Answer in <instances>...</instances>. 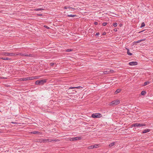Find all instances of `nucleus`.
I'll return each instance as SVG.
<instances>
[{
	"instance_id": "nucleus-1",
	"label": "nucleus",
	"mask_w": 153,
	"mask_h": 153,
	"mask_svg": "<svg viewBox=\"0 0 153 153\" xmlns=\"http://www.w3.org/2000/svg\"><path fill=\"white\" fill-rule=\"evenodd\" d=\"M47 79H44L41 80H37L35 82L36 85H42L46 82Z\"/></svg>"
},
{
	"instance_id": "nucleus-2",
	"label": "nucleus",
	"mask_w": 153,
	"mask_h": 153,
	"mask_svg": "<svg viewBox=\"0 0 153 153\" xmlns=\"http://www.w3.org/2000/svg\"><path fill=\"white\" fill-rule=\"evenodd\" d=\"M146 125L144 123H135L133 124L131 126L132 127H142L143 126H145Z\"/></svg>"
},
{
	"instance_id": "nucleus-3",
	"label": "nucleus",
	"mask_w": 153,
	"mask_h": 153,
	"mask_svg": "<svg viewBox=\"0 0 153 153\" xmlns=\"http://www.w3.org/2000/svg\"><path fill=\"white\" fill-rule=\"evenodd\" d=\"M1 54L3 56H16V54L10 53L8 52H2L1 53Z\"/></svg>"
},
{
	"instance_id": "nucleus-4",
	"label": "nucleus",
	"mask_w": 153,
	"mask_h": 153,
	"mask_svg": "<svg viewBox=\"0 0 153 153\" xmlns=\"http://www.w3.org/2000/svg\"><path fill=\"white\" fill-rule=\"evenodd\" d=\"M120 101L119 100H116L113 101H111L109 103L110 105H117L120 103Z\"/></svg>"
},
{
	"instance_id": "nucleus-5",
	"label": "nucleus",
	"mask_w": 153,
	"mask_h": 153,
	"mask_svg": "<svg viewBox=\"0 0 153 153\" xmlns=\"http://www.w3.org/2000/svg\"><path fill=\"white\" fill-rule=\"evenodd\" d=\"M102 116V115L100 113L93 114L91 115V117L94 118H99L101 117Z\"/></svg>"
},
{
	"instance_id": "nucleus-6",
	"label": "nucleus",
	"mask_w": 153,
	"mask_h": 153,
	"mask_svg": "<svg viewBox=\"0 0 153 153\" xmlns=\"http://www.w3.org/2000/svg\"><path fill=\"white\" fill-rule=\"evenodd\" d=\"M82 139L81 137H74L71 138L70 139V140L71 141H74L75 140H81Z\"/></svg>"
},
{
	"instance_id": "nucleus-7",
	"label": "nucleus",
	"mask_w": 153,
	"mask_h": 153,
	"mask_svg": "<svg viewBox=\"0 0 153 153\" xmlns=\"http://www.w3.org/2000/svg\"><path fill=\"white\" fill-rule=\"evenodd\" d=\"M40 142L46 143L51 142V140L49 139H41L39 140Z\"/></svg>"
},
{
	"instance_id": "nucleus-8",
	"label": "nucleus",
	"mask_w": 153,
	"mask_h": 153,
	"mask_svg": "<svg viewBox=\"0 0 153 153\" xmlns=\"http://www.w3.org/2000/svg\"><path fill=\"white\" fill-rule=\"evenodd\" d=\"M130 65H137V62H130L129 63Z\"/></svg>"
},
{
	"instance_id": "nucleus-9",
	"label": "nucleus",
	"mask_w": 153,
	"mask_h": 153,
	"mask_svg": "<svg viewBox=\"0 0 153 153\" xmlns=\"http://www.w3.org/2000/svg\"><path fill=\"white\" fill-rule=\"evenodd\" d=\"M150 131V129H145L142 132V133L144 134L147 132H148Z\"/></svg>"
},
{
	"instance_id": "nucleus-10",
	"label": "nucleus",
	"mask_w": 153,
	"mask_h": 153,
	"mask_svg": "<svg viewBox=\"0 0 153 153\" xmlns=\"http://www.w3.org/2000/svg\"><path fill=\"white\" fill-rule=\"evenodd\" d=\"M82 87L79 86L78 87H70L69 88V89H74V88H82Z\"/></svg>"
},
{
	"instance_id": "nucleus-11",
	"label": "nucleus",
	"mask_w": 153,
	"mask_h": 153,
	"mask_svg": "<svg viewBox=\"0 0 153 153\" xmlns=\"http://www.w3.org/2000/svg\"><path fill=\"white\" fill-rule=\"evenodd\" d=\"M126 49L127 50V54L128 55L131 56L132 54V53H131L129 52V49L128 48H126Z\"/></svg>"
},
{
	"instance_id": "nucleus-12",
	"label": "nucleus",
	"mask_w": 153,
	"mask_h": 153,
	"mask_svg": "<svg viewBox=\"0 0 153 153\" xmlns=\"http://www.w3.org/2000/svg\"><path fill=\"white\" fill-rule=\"evenodd\" d=\"M64 8L65 9H67L68 8L72 9L74 10H75V8H72V7H70V6H68H68H65V7H64Z\"/></svg>"
},
{
	"instance_id": "nucleus-13",
	"label": "nucleus",
	"mask_w": 153,
	"mask_h": 153,
	"mask_svg": "<svg viewBox=\"0 0 153 153\" xmlns=\"http://www.w3.org/2000/svg\"><path fill=\"white\" fill-rule=\"evenodd\" d=\"M44 9L42 8H36L34 9V10L36 11H41L44 10Z\"/></svg>"
},
{
	"instance_id": "nucleus-14",
	"label": "nucleus",
	"mask_w": 153,
	"mask_h": 153,
	"mask_svg": "<svg viewBox=\"0 0 153 153\" xmlns=\"http://www.w3.org/2000/svg\"><path fill=\"white\" fill-rule=\"evenodd\" d=\"M121 91V89H118L116 90L115 92V94H116L119 93Z\"/></svg>"
},
{
	"instance_id": "nucleus-15",
	"label": "nucleus",
	"mask_w": 153,
	"mask_h": 153,
	"mask_svg": "<svg viewBox=\"0 0 153 153\" xmlns=\"http://www.w3.org/2000/svg\"><path fill=\"white\" fill-rule=\"evenodd\" d=\"M67 16L68 17H75L76 16V15H72V14H71V15H68Z\"/></svg>"
},
{
	"instance_id": "nucleus-16",
	"label": "nucleus",
	"mask_w": 153,
	"mask_h": 153,
	"mask_svg": "<svg viewBox=\"0 0 153 153\" xmlns=\"http://www.w3.org/2000/svg\"><path fill=\"white\" fill-rule=\"evenodd\" d=\"M0 59H2L3 60H11V59L8 58H7V57L6 58H3L2 57V58H0Z\"/></svg>"
},
{
	"instance_id": "nucleus-17",
	"label": "nucleus",
	"mask_w": 153,
	"mask_h": 153,
	"mask_svg": "<svg viewBox=\"0 0 153 153\" xmlns=\"http://www.w3.org/2000/svg\"><path fill=\"white\" fill-rule=\"evenodd\" d=\"M145 40H146L145 39H140V40H139L137 41H136L135 42H136L137 43H139L141 42L145 41Z\"/></svg>"
},
{
	"instance_id": "nucleus-18",
	"label": "nucleus",
	"mask_w": 153,
	"mask_h": 153,
	"mask_svg": "<svg viewBox=\"0 0 153 153\" xmlns=\"http://www.w3.org/2000/svg\"><path fill=\"white\" fill-rule=\"evenodd\" d=\"M115 144V142H113L112 143H110L109 146L110 147H111V146H114V145Z\"/></svg>"
},
{
	"instance_id": "nucleus-19",
	"label": "nucleus",
	"mask_w": 153,
	"mask_h": 153,
	"mask_svg": "<svg viewBox=\"0 0 153 153\" xmlns=\"http://www.w3.org/2000/svg\"><path fill=\"white\" fill-rule=\"evenodd\" d=\"M150 83V82H149V81L145 82L144 83V85H143L146 86L147 85L149 84Z\"/></svg>"
},
{
	"instance_id": "nucleus-20",
	"label": "nucleus",
	"mask_w": 153,
	"mask_h": 153,
	"mask_svg": "<svg viewBox=\"0 0 153 153\" xmlns=\"http://www.w3.org/2000/svg\"><path fill=\"white\" fill-rule=\"evenodd\" d=\"M94 148V146L93 145L89 146L88 147V149H93Z\"/></svg>"
},
{
	"instance_id": "nucleus-21",
	"label": "nucleus",
	"mask_w": 153,
	"mask_h": 153,
	"mask_svg": "<svg viewBox=\"0 0 153 153\" xmlns=\"http://www.w3.org/2000/svg\"><path fill=\"white\" fill-rule=\"evenodd\" d=\"M141 94L142 95H144L146 94V92L145 91H142L141 92Z\"/></svg>"
},
{
	"instance_id": "nucleus-22",
	"label": "nucleus",
	"mask_w": 153,
	"mask_h": 153,
	"mask_svg": "<svg viewBox=\"0 0 153 153\" xmlns=\"http://www.w3.org/2000/svg\"><path fill=\"white\" fill-rule=\"evenodd\" d=\"M59 140L58 139H54V140H51V142H57L59 141Z\"/></svg>"
},
{
	"instance_id": "nucleus-23",
	"label": "nucleus",
	"mask_w": 153,
	"mask_h": 153,
	"mask_svg": "<svg viewBox=\"0 0 153 153\" xmlns=\"http://www.w3.org/2000/svg\"><path fill=\"white\" fill-rule=\"evenodd\" d=\"M29 80H33L35 79L34 76H32L31 77L28 78Z\"/></svg>"
},
{
	"instance_id": "nucleus-24",
	"label": "nucleus",
	"mask_w": 153,
	"mask_h": 153,
	"mask_svg": "<svg viewBox=\"0 0 153 153\" xmlns=\"http://www.w3.org/2000/svg\"><path fill=\"white\" fill-rule=\"evenodd\" d=\"M145 26V24L144 22H143L141 25V26H140V27L142 28L144 27Z\"/></svg>"
},
{
	"instance_id": "nucleus-25",
	"label": "nucleus",
	"mask_w": 153,
	"mask_h": 153,
	"mask_svg": "<svg viewBox=\"0 0 153 153\" xmlns=\"http://www.w3.org/2000/svg\"><path fill=\"white\" fill-rule=\"evenodd\" d=\"M117 24L116 22H114L113 23V26L114 27H116L117 26Z\"/></svg>"
},
{
	"instance_id": "nucleus-26",
	"label": "nucleus",
	"mask_w": 153,
	"mask_h": 153,
	"mask_svg": "<svg viewBox=\"0 0 153 153\" xmlns=\"http://www.w3.org/2000/svg\"><path fill=\"white\" fill-rule=\"evenodd\" d=\"M41 76H34V78L35 79H37L39 78Z\"/></svg>"
},
{
	"instance_id": "nucleus-27",
	"label": "nucleus",
	"mask_w": 153,
	"mask_h": 153,
	"mask_svg": "<svg viewBox=\"0 0 153 153\" xmlns=\"http://www.w3.org/2000/svg\"><path fill=\"white\" fill-rule=\"evenodd\" d=\"M22 79V80H23V81L27 80H29L28 78H23Z\"/></svg>"
},
{
	"instance_id": "nucleus-28",
	"label": "nucleus",
	"mask_w": 153,
	"mask_h": 153,
	"mask_svg": "<svg viewBox=\"0 0 153 153\" xmlns=\"http://www.w3.org/2000/svg\"><path fill=\"white\" fill-rule=\"evenodd\" d=\"M29 56L30 57H32L34 56V55L32 54H28V56Z\"/></svg>"
},
{
	"instance_id": "nucleus-29",
	"label": "nucleus",
	"mask_w": 153,
	"mask_h": 153,
	"mask_svg": "<svg viewBox=\"0 0 153 153\" xmlns=\"http://www.w3.org/2000/svg\"><path fill=\"white\" fill-rule=\"evenodd\" d=\"M22 56H28V54H27L26 53H22Z\"/></svg>"
},
{
	"instance_id": "nucleus-30",
	"label": "nucleus",
	"mask_w": 153,
	"mask_h": 153,
	"mask_svg": "<svg viewBox=\"0 0 153 153\" xmlns=\"http://www.w3.org/2000/svg\"><path fill=\"white\" fill-rule=\"evenodd\" d=\"M39 132L38 131H33L32 132V133L33 134H37Z\"/></svg>"
},
{
	"instance_id": "nucleus-31",
	"label": "nucleus",
	"mask_w": 153,
	"mask_h": 153,
	"mask_svg": "<svg viewBox=\"0 0 153 153\" xmlns=\"http://www.w3.org/2000/svg\"><path fill=\"white\" fill-rule=\"evenodd\" d=\"M93 146H94V148H97L98 147V145H97V144H95V145H94Z\"/></svg>"
},
{
	"instance_id": "nucleus-32",
	"label": "nucleus",
	"mask_w": 153,
	"mask_h": 153,
	"mask_svg": "<svg viewBox=\"0 0 153 153\" xmlns=\"http://www.w3.org/2000/svg\"><path fill=\"white\" fill-rule=\"evenodd\" d=\"M107 24V23L106 22H104L102 23V25L103 26H106Z\"/></svg>"
},
{
	"instance_id": "nucleus-33",
	"label": "nucleus",
	"mask_w": 153,
	"mask_h": 153,
	"mask_svg": "<svg viewBox=\"0 0 153 153\" xmlns=\"http://www.w3.org/2000/svg\"><path fill=\"white\" fill-rule=\"evenodd\" d=\"M55 64V63H50V65L51 66H53Z\"/></svg>"
},
{
	"instance_id": "nucleus-34",
	"label": "nucleus",
	"mask_w": 153,
	"mask_h": 153,
	"mask_svg": "<svg viewBox=\"0 0 153 153\" xmlns=\"http://www.w3.org/2000/svg\"><path fill=\"white\" fill-rule=\"evenodd\" d=\"M22 53H19L18 54H16V55H20V56H22Z\"/></svg>"
},
{
	"instance_id": "nucleus-35",
	"label": "nucleus",
	"mask_w": 153,
	"mask_h": 153,
	"mask_svg": "<svg viewBox=\"0 0 153 153\" xmlns=\"http://www.w3.org/2000/svg\"><path fill=\"white\" fill-rule=\"evenodd\" d=\"M72 51V50L71 49H67L66 51L67 52H70V51Z\"/></svg>"
},
{
	"instance_id": "nucleus-36",
	"label": "nucleus",
	"mask_w": 153,
	"mask_h": 153,
	"mask_svg": "<svg viewBox=\"0 0 153 153\" xmlns=\"http://www.w3.org/2000/svg\"><path fill=\"white\" fill-rule=\"evenodd\" d=\"M94 24L95 25H97L98 24V22H95L94 23Z\"/></svg>"
},
{
	"instance_id": "nucleus-37",
	"label": "nucleus",
	"mask_w": 153,
	"mask_h": 153,
	"mask_svg": "<svg viewBox=\"0 0 153 153\" xmlns=\"http://www.w3.org/2000/svg\"><path fill=\"white\" fill-rule=\"evenodd\" d=\"M103 73H104V74H108V72H107V71H104V72H103Z\"/></svg>"
},
{
	"instance_id": "nucleus-38",
	"label": "nucleus",
	"mask_w": 153,
	"mask_h": 153,
	"mask_svg": "<svg viewBox=\"0 0 153 153\" xmlns=\"http://www.w3.org/2000/svg\"><path fill=\"white\" fill-rule=\"evenodd\" d=\"M100 33H97L95 35L96 36H98L100 35Z\"/></svg>"
},
{
	"instance_id": "nucleus-39",
	"label": "nucleus",
	"mask_w": 153,
	"mask_h": 153,
	"mask_svg": "<svg viewBox=\"0 0 153 153\" xmlns=\"http://www.w3.org/2000/svg\"><path fill=\"white\" fill-rule=\"evenodd\" d=\"M114 30L115 32H116L117 31V30L116 28H115L114 29Z\"/></svg>"
},
{
	"instance_id": "nucleus-40",
	"label": "nucleus",
	"mask_w": 153,
	"mask_h": 153,
	"mask_svg": "<svg viewBox=\"0 0 153 153\" xmlns=\"http://www.w3.org/2000/svg\"><path fill=\"white\" fill-rule=\"evenodd\" d=\"M11 123H13V124H16V122H11Z\"/></svg>"
},
{
	"instance_id": "nucleus-41",
	"label": "nucleus",
	"mask_w": 153,
	"mask_h": 153,
	"mask_svg": "<svg viewBox=\"0 0 153 153\" xmlns=\"http://www.w3.org/2000/svg\"><path fill=\"white\" fill-rule=\"evenodd\" d=\"M37 15L38 16H41L42 15V14H37Z\"/></svg>"
},
{
	"instance_id": "nucleus-42",
	"label": "nucleus",
	"mask_w": 153,
	"mask_h": 153,
	"mask_svg": "<svg viewBox=\"0 0 153 153\" xmlns=\"http://www.w3.org/2000/svg\"><path fill=\"white\" fill-rule=\"evenodd\" d=\"M106 34V33H104L103 34H102V35L103 36H104V35H105Z\"/></svg>"
},
{
	"instance_id": "nucleus-43",
	"label": "nucleus",
	"mask_w": 153,
	"mask_h": 153,
	"mask_svg": "<svg viewBox=\"0 0 153 153\" xmlns=\"http://www.w3.org/2000/svg\"><path fill=\"white\" fill-rule=\"evenodd\" d=\"M136 41H134L133 43V44L134 45L136 43H137L135 42Z\"/></svg>"
},
{
	"instance_id": "nucleus-44",
	"label": "nucleus",
	"mask_w": 153,
	"mask_h": 153,
	"mask_svg": "<svg viewBox=\"0 0 153 153\" xmlns=\"http://www.w3.org/2000/svg\"><path fill=\"white\" fill-rule=\"evenodd\" d=\"M119 25H120V27H121V26H122V24H120Z\"/></svg>"
},
{
	"instance_id": "nucleus-45",
	"label": "nucleus",
	"mask_w": 153,
	"mask_h": 153,
	"mask_svg": "<svg viewBox=\"0 0 153 153\" xmlns=\"http://www.w3.org/2000/svg\"><path fill=\"white\" fill-rule=\"evenodd\" d=\"M46 27L47 28H49V27H48V26H46Z\"/></svg>"
}]
</instances>
